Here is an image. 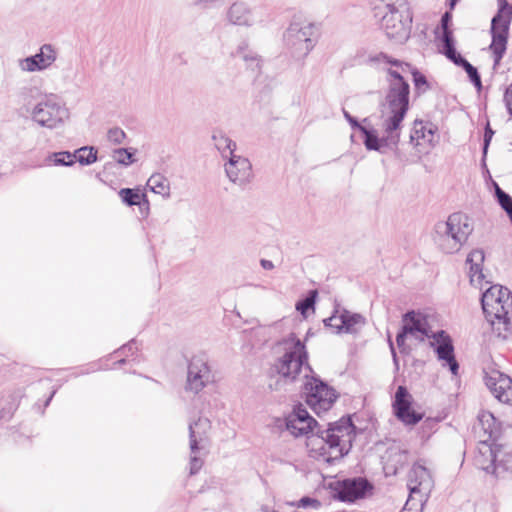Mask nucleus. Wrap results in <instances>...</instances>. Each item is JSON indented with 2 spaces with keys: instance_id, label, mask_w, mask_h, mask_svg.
I'll use <instances>...</instances> for the list:
<instances>
[{
  "instance_id": "nucleus-4",
  "label": "nucleus",
  "mask_w": 512,
  "mask_h": 512,
  "mask_svg": "<svg viewBox=\"0 0 512 512\" xmlns=\"http://www.w3.org/2000/svg\"><path fill=\"white\" fill-rule=\"evenodd\" d=\"M403 327L409 337L422 343L429 340L440 360L448 363V335L444 330L435 331L430 323V316L421 312L409 311L403 316Z\"/></svg>"
},
{
  "instance_id": "nucleus-17",
  "label": "nucleus",
  "mask_w": 512,
  "mask_h": 512,
  "mask_svg": "<svg viewBox=\"0 0 512 512\" xmlns=\"http://www.w3.org/2000/svg\"><path fill=\"white\" fill-rule=\"evenodd\" d=\"M437 142L435 129L431 124L415 121L410 134V143L419 155L428 154Z\"/></svg>"
},
{
  "instance_id": "nucleus-45",
  "label": "nucleus",
  "mask_w": 512,
  "mask_h": 512,
  "mask_svg": "<svg viewBox=\"0 0 512 512\" xmlns=\"http://www.w3.org/2000/svg\"><path fill=\"white\" fill-rule=\"evenodd\" d=\"M413 80L417 89L425 88L427 85L425 76L419 72L413 73Z\"/></svg>"
},
{
  "instance_id": "nucleus-24",
  "label": "nucleus",
  "mask_w": 512,
  "mask_h": 512,
  "mask_svg": "<svg viewBox=\"0 0 512 512\" xmlns=\"http://www.w3.org/2000/svg\"><path fill=\"white\" fill-rule=\"evenodd\" d=\"M484 252L482 250H473L466 259V264L469 266L470 283L482 289V282L484 274L482 264L484 261Z\"/></svg>"
},
{
  "instance_id": "nucleus-48",
  "label": "nucleus",
  "mask_w": 512,
  "mask_h": 512,
  "mask_svg": "<svg viewBox=\"0 0 512 512\" xmlns=\"http://www.w3.org/2000/svg\"><path fill=\"white\" fill-rule=\"evenodd\" d=\"M459 0H450V12L455 8Z\"/></svg>"
},
{
  "instance_id": "nucleus-28",
  "label": "nucleus",
  "mask_w": 512,
  "mask_h": 512,
  "mask_svg": "<svg viewBox=\"0 0 512 512\" xmlns=\"http://www.w3.org/2000/svg\"><path fill=\"white\" fill-rule=\"evenodd\" d=\"M147 186L155 194H159L164 198L170 197L169 181L164 175L160 173L151 175L147 181Z\"/></svg>"
},
{
  "instance_id": "nucleus-8",
  "label": "nucleus",
  "mask_w": 512,
  "mask_h": 512,
  "mask_svg": "<svg viewBox=\"0 0 512 512\" xmlns=\"http://www.w3.org/2000/svg\"><path fill=\"white\" fill-rule=\"evenodd\" d=\"M375 18L379 21L380 28L390 40L403 44L409 39L412 28L410 8L400 9L399 11L383 14Z\"/></svg>"
},
{
  "instance_id": "nucleus-49",
  "label": "nucleus",
  "mask_w": 512,
  "mask_h": 512,
  "mask_svg": "<svg viewBox=\"0 0 512 512\" xmlns=\"http://www.w3.org/2000/svg\"><path fill=\"white\" fill-rule=\"evenodd\" d=\"M132 345H133V344H129V345H127V346H124V347L122 348V350H125L126 348H128L129 350H131V349H132Z\"/></svg>"
},
{
  "instance_id": "nucleus-42",
  "label": "nucleus",
  "mask_w": 512,
  "mask_h": 512,
  "mask_svg": "<svg viewBox=\"0 0 512 512\" xmlns=\"http://www.w3.org/2000/svg\"><path fill=\"white\" fill-rule=\"evenodd\" d=\"M243 60L247 63V66L252 70L260 67V60L254 54H244Z\"/></svg>"
},
{
  "instance_id": "nucleus-31",
  "label": "nucleus",
  "mask_w": 512,
  "mask_h": 512,
  "mask_svg": "<svg viewBox=\"0 0 512 512\" xmlns=\"http://www.w3.org/2000/svg\"><path fill=\"white\" fill-rule=\"evenodd\" d=\"M74 161H78L82 165H90L97 160V151L93 147H82L74 153Z\"/></svg>"
},
{
  "instance_id": "nucleus-35",
  "label": "nucleus",
  "mask_w": 512,
  "mask_h": 512,
  "mask_svg": "<svg viewBox=\"0 0 512 512\" xmlns=\"http://www.w3.org/2000/svg\"><path fill=\"white\" fill-rule=\"evenodd\" d=\"M448 236V221H440L435 226V241L444 244Z\"/></svg>"
},
{
  "instance_id": "nucleus-27",
  "label": "nucleus",
  "mask_w": 512,
  "mask_h": 512,
  "mask_svg": "<svg viewBox=\"0 0 512 512\" xmlns=\"http://www.w3.org/2000/svg\"><path fill=\"white\" fill-rule=\"evenodd\" d=\"M213 141L216 149L220 152L223 159H229L235 153L236 143L222 132L213 135Z\"/></svg>"
},
{
  "instance_id": "nucleus-23",
  "label": "nucleus",
  "mask_w": 512,
  "mask_h": 512,
  "mask_svg": "<svg viewBox=\"0 0 512 512\" xmlns=\"http://www.w3.org/2000/svg\"><path fill=\"white\" fill-rule=\"evenodd\" d=\"M498 298L495 299V304L491 311H483L485 317L488 321L491 322L492 326H495L496 323L503 324L504 330L509 329L510 319L508 317L509 313L512 311V308L504 307V302H506V297L503 295H498Z\"/></svg>"
},
{
  "instance_id": "nucleus-7",
  "label": "nucleus",
  "mask_w": 512,
  "mask_h": 512,
  "mask_svg": "<svg viewBox=\"0 0 512 512\" xmlns=\"http://www.w3.org/2000/svg\"><path fill=\"white\" fill-rule=\"evenodd\" d=\"M502 453V445L479 440L473 455V464L476 468L500 477L508 470Z\"/></svg>"
},
{
  "instance_id": "nucleus-26",
  "label": "nucleus",
  "mask_w": 512,
  "mask_h": 512,
  "mask_svg": "<svg viewBox=\"0 0 512 512\" xmlns=\"http://www.w3.org/2000/svg\"><path fill=\"white\" fill-rule=\"evenodd\" d=\"M409 8L407 0H374V17Z\"/></svg>"
},
{
  "instance_id": "nucleus-43",
  "label": "nucleus",
  "mask_w": 512,
  "mask_h": 512,
  "mask_svg": "<svg viewBox=\"0 0 512 512\" xmlns=\"http://www.w3.org/2000/svg\"><path fill=\"white\" fill-rule=\"evenodd\" d=\"M406 337H409V333L406 332V329L402 326L401 331L396 336L397 346L399 347V349L402 352L406 351V346H405V339H406Z\"/></svg>"
},
{
  "instance_id": "nucleus-18",
  "label": "nucleus",
  "mask_w": 512,
  "mask_h": 512,
  "mask_svg": "<svg viewBox=\"0 0 512 512\" xmlns=\"http://www.w3.org/2000/svg\"><path fill=\"white\" fill-rule=\"evenodd\" d=\"M474 430L478 433L479 437H482L481 440H488V442L493 443H496L500 433L499 423L489 411H481L478 414Z\"/></svg>"
},
{
  "instance_id": "nucleus-38",
  "label": "nucleus",
  "mask_w": 512,
  "mask_h": 512,
  "mask_svg": "<svg viewBox=\"0 0 512 512\" xmlns=\"http://www.w3.org/2000/svg\"><path fill=\"white\" fill-rule=\"evenodd\" d=\"M290 505L302 507V508L312 507L314 509H318V508H320L321 503L319 500H317L315 498L303 497L295 503L294 502L290 503Z\"/></svg>"
},
{
  "instance_id": "nucleus-25",
  "label": "nucleus",
  "mask_w": 512,
  "mask_h": 512,
  "mask_svg": "<svg viewBox=\"0 0 512 512\" xmlns=\"http://www.w3.org/2000/svg\"><path fill=\"white\" fill-rule=\"evenodd\" d=\"M498 295H504L506 297V302H504V307L512 308V293L511 291L503 287L501 285H493L490 286L486 291L483 292L481 296V305L483 311H491L493 305L495 304V299L498 298Z\"/></svg>"
},
{
  "instance_id": "nucleus-21",
  "label": "nucleus",
  "mask_w": 512,
  "mask_h": 512,
  "mask_svg": "<svg viewBox=\"0 0 512 512\" xmlns=\"http://www.w3.org/2000/svg\"><path fill=\"white\" fill-rule=\"evenodd\" d=\"M426 38L448 58V10L442 14L440 23L433 25L429 34L426 33Z\"/></svg>"
},
{
  "instance_id": "nucleus-36",
  "label": "nucleus",
  "mask_w": 512,
  "mask_h": 512,
  "mask_svg": "<svg viewBox=\"0 0 512 512\" xmlns=\"http://www.w3.org/2000/svg\"><path fill=\"white\" fill-rule=\"evenodd\" d=\"M495 132L491 128L489 121L486 122V125L484 127V135H483V145H482V154L483 158L486 157L489 145L491 143V140L494 136Z\"/></svg>"
},
{
  "instance_id": "nucleus-22",
  "label": "nucleus",
  "mask_w": 512,
  "mask_h": 512,
  "mask_svg": "<svg viewBox=\"0 0 512 512\" xmlns=\"http://www.w3.org/2000/svg\"><path fill=\"white\" fill-rule=\"evenodd\" d=\"M450 62H453L456 66L461 67L467 74L469 81L477 89L481 91L482 80L478 69L473 66L464 56H462L456 49L454 40L450 35Z\"/></svg>"
},
{
  "instance_id": "nucleus-9",
  "label": "nucleus",
  "mask_w": 512,
  "mask_h": 512,
  "mask_svg": "<svg viewBox=\"0 0 512 512\" xmlns=\"http://www.w3.org/2000/svg\"><path fill=\"white\" fill-rule=\"evenodd\" d=\"M316 28L312 23L293 22L284 34L286 45L299 58L307 56L315 45Z\"/></svg>"
},
{
  "instance_id": "nucleus-20",
  "label": "nucleus",
  "mask_w": 512,
  "mask_h": 512,
  "mask_svg": "<svg viewBox=\"0 0 512 512\" xmlns=\"http://www.w3.org/2000/svg\"><path fill=\"white\" fill-rule=\"evenodd\" d=\"M369 489H371V485L366 479H346L341 484L338 496L341 501L354 502L355 500L364 497Z\"/></svg>"
},
{
  "instance_id": "nucleus-6",
  "label": "nucleus",
  "mask_w": 512,
  "mask_h": 512,
  "mask_svg": "<svg viewBox=\"0 0 512 512\" xmlns=\"http://www.w3.org/2000/svg\"><path fill=\"white\" fill-rule=\"evenodd\" d=\"M190 474L199 472L208 453L211 422L208 418L199 416L189 423Z\"/></svg>"
},
{
  "instance_id": "nucleus-40",
  "label": "nucleus",
  "mask_w": 512,
  "mask_h": 512,
  "mask_svg": "<svg viewBox=\"0 0 512 512\" xmlns=\"http://www.w3.org/2000/svg\"><path fill=\"white\" fill-rule=\"evenodd\" d=\"M224 0H193L192 5L200 9H207L215 6H220Z\"/></svg>"
},
{
  "instance_id": "nucleus-37",
  "label": "nucleus",
  "mask_w": 512,
  "mask_h": 512,
  "mask_svg": "<svg viewBox=\"0 0 512 512\" xmlns=\"http://www.w3.org/2000/svg\"><path fill=\"white\" fill-rule=\"evenodd\" d=\"M107 137L110 142L114 144H121L124 142L126 134L122 129L115 127L108 131Z\"/></svg>"
},
{
  "instance_id": "nucleus-41",
  "label": "nucleus",
  "mask_w": 512,
  "mask_h": 512,
  "mask_svg": "<svg viewBox=\"0 0 512 512\" xmlns=\"http://www.w3.org/2000/svg\"><path fill=\"white\" fill-rule=\"evenodd\" d=\"M459 370V363L456 360L454 355V347L452 345V341L450 340V373L453 376H457Z\"/></svg>"
},
{
  "instance_id": "nucleus-29",
  "label": "nucleus",
  "mask_w": 512,
  "mask_h": 512,
  "mask_svg": "<svg viewBox=\"0 0 512 512\" xmlns=\"http://www.w3.org/2000/svg\"><path fill=\"white\" fill-rule=\"evenodd\" d=\"M74 163V155L68 151L51 153L45 158V165L48 166H72Z\"/></svg>"
},
{
  "instance_id": "nucleus-13",
  "label": "nucleus",
  "mask_w": 512,
  "mask_h": 512,
  "mask_svg": "<svg viewBox=\"0 0 512 512\" xmlns=\"http://www.w3.org/2000/svg\"><path fill=\"white\" fill-rule=\"evenodd\" d=\"M324 324L337 334H355L365 326L366 320L361 314L337 308L329 318L324 320Z\"/></svg>"
},
{
  "instance_id": "nucleus-16",
  "label": "nucleus",
  "mask_w": 512,
  "mask_h": 512,
  "mask_svg": "<svg viewBox=\"0 0 512 512\" xmlns=\"http://www.w3.org/2000/svg\"><path fill=\"white\" fill-rule=\"evenodd\" d=\"M393 408L397 418L405 425H415L423 418L421 413L412 409V396L404 386L397 388Z\"/></svg>"
},
{
  "instance_id": "nucleus-34",
  "label": "nucleus",
  "mask_w": 512,
  "mask_h": 512,
  "mask_svg": "<svg viewBox=\"0 0 512 512\" xmlns=\"http://www.w3.org/2000/svg\"><path fill=\"white\" fill-rule=\"evenodd\" d=\"M316 295H317V291L313 290L310 292L309 296H307L305 299L299 301L296 304L297 311H299L303 316H305L307 311L313 308Z\"/></svg>"
},
{
  "instance_id": "nucleus-39",
  "label": "nucleus",
  "mask_w": 512,
  "mask_h": 512,
  "mask_svg": "<svg viewBox=\"0 0 512 512\" xmlns=\"http://www.w3.org/2000/svg\"><path fill=\"white\" fill-rule=\"evenodd\" d=\"M39 65L36 62V59L34 56L27 57L20 61V67L23 71L33 72L36 70H41Z\"/></svg>"
},
{
  "instance_id": "nucleus-10",
  "label": "nucleus",
  "mask_w": 512,
  "mask_h": 512,
  "mask_svg": "<svg viewBox=\"0 0 512 512\" xmlns=\"http://www.w3.org/2000/svg\"><path fill=\"white\" fill-rule=\"evenodd\" d=\"M68 117V109L53 95L39 102L32 111V119L39 125L50 129L58 127Z\"/></svg>"
},
{
  "instance_id": "nucleus-46",
  "label": "nucleus",
  "mask_w": 512,
  "mask_h": 512,
  "mask_svg": "<svg viewBox=\"0 0 512 512\" xmlns=\"http://www.w3.org/2000/svg\"><path fill=\"white\" fill-rule=\"evenodd\" d=\"M388 342H389V347H390V350H391V354L393 356V362H394V364L396 366V369H398V359H397V356H396V351H395L393 342L391 341L390 338L388 339Z\"/></svg>"
},
{
  "instance_id": "nucleus-33",
  "label": "nucleus",
  "mask_w": 512,
  "mask_h": 512,
  "mask_svg": "<svg viewBox=\"0 0 512 512\" xmlns=\"http://www.w3.org/2000/svg\"><path fill=\"white\" fill-rule=\"evenodd\" d=\"M135 149L119 148L115 149L112 154V158L119 164L129 166L136 161Z\"/></svg>"
},
{
  "instance_id": "nucleus-19",
  "label": "nucleus",
  "mask_w": 512,
  "mask_h": 512,
  "mask_svg": "<svg viewBox=\"0 0 512 512\" xmlns=\"http://www.w3.org/2000/svg\"><path fill=\"white\" fill-rule=\"evenodd\" d=\"M473 231L470 218L463 213H453L450 215V237L458 245L456 250L465 243Z\"/></svg>"
},
{
  "instance_id": "nucleus-12",
  "label": "nucleus",
  "mask_w": 512,
  "mask_h": 512,
  "mask_svg": "<svg viewBox=\"0 0 512 512\" xmlns=\"http://www.w3.org/2000/svg\"><path fill=\"white\" fill-rule=\"evenodd\" d=\"M213 381L211 368L202 356H194L188 364L185 389L199 393Z\"/></svg>"
},
{
  "instance_id": "nucleus-11",
  "label": "nucleus",
  "mask_w": 512,
  "mask_h": 512,
  "mask_svg": "<svg viewBox=\"0 0 512 512\" xmlns=\"http://www.w3.org/2000/svg\"><path fill=\"white\" fill-rule=\"evenodd\" d=\"M226 20L232 25L252 27L264 21L263 11L245 1H235L226 11Z\"/></svg>"
},
{
  "instance_id": "nucleus-14",
  "label": "nucleus",
  "mask_w": 512,
  "mask_h": 512,
  "mask_svg": "<svg viewBox=\"0 0 512 512\" xmlns=\"http://www.w3.org/2000/svg\"><path fill=\"white\" fill-rule=\"evenodd\" d=\"M484 382L494 397L512 405V379L496 369L484 370Z\"/></svg>"
},
{
  "instance_id": "nucleus-44",
  "label": "nucleus",
  "mask_w": 512,
  "mask_h": 512,
  "mask_svg": "<svg viewBox=\"0 0 512 512\" xmlns=\"http://www.w3.org/2000/svg\"><path fill=\"white\" fill-rule=\"evenodd\" d=\"M504 102L508 113L512 116V83L505 89Z\"/></svg>"
},
{
  "instance_id": "nucleus-30",
  "label": "nucleus",
  "mask_w": 512,
  "mask_h": 512,
  "mask_svg": "<svg viewBox=\"0 0 512 512\" xmlns=\"http://www.w3.org/2000/svg\"><path fill=\"white\" fill-rule=\"evenodd\" d=\"M38 67L43 70L49 67L56 60V53L51 45H43L39 53L34 55Z\"/></svg>"
},
{
  "instance_id": "nucleus-3",
  "label": "nucleus",
  "mask_w": 512,
  "mask_h": 512,
  "mask_svg": "<svg viewBox=\"0 0 512 512\" xmlns=\"http://www.w3.org/2000/svg\"><path fill=\"white\" fill-rule=\"evenodd\" d=\"M316 420L306 409L296 407L286 418V428L294 436H307V446L319 460L332 463L348 454L354 438V425L349 418L329 424L328 429L313 433Z\"/></svg>"
},
{
  "instance_id": "nucleus-2",
  "label": "nucleus",
  "mask_w": 512,
  "mask_h": 512,
  "mask_svg": "<svg viewBox=\"0 0 512 512\" xmlns=\"http://www.w3.org/2000/svg\"><path fill=\"white\" fill-rule=\"evenodd\" d=\"M279 347L283 352L275 364L279 376L285 383H292L303 373L306 403L317 415L328 411L337 399V394L320 379L309 376L312 370L307 362L305 344L295 334H290L279 342Z\"/></svg>"
},
{
  "instance_id": "nucleus-15",
  "label": "nucleus",
  "mask_w": 512,
  "mask_h": 512,
  "mask_svg": "<svg viewBox=\"0 0 512 512\" xmlns=\"http://www.w3.org/2000/svg\"><path fill=\"white\" fill-rule=\"evenodd\" d=\"M224 168L229 180L238 186H245L253 179L252 165L241 155H232L227 159Z\"/></svg>"
},
{
  "instance_id": "nucleus-5",
  "label": "nucleus",
  "mask_w": 512,
  "mask_h": 512,
  "mask_svg": "<svg viewBox=\"0 0 512 512\" xmlns=\"http://www.w3.org/2000/svg\"><path fill=\"white\" fill-rule=\"evenodd\" d=\"M497 2L498 10L491 20V44L489 46L494 66L499 65L506 52L512 22V4H509L507 0H497Z\"/></svg>"
},
{
  "instance_id": "nucleus-47",
  "label": "nucleus",
  "mask_w": 512,
  "mask_h": 512,
  "mask_svg": "<svg viewBox=\"0 0 512 512\" xmlns=\"http://www.w3.org/2000/svg\"><path fill=\"white\" fill-rule=\"evenodd\" d=\"M260 263H261V266H262L264 269H266V270H271V269H273V268H274V264H273V262H272V261H270V260L262 259Z\"/></svg>"
},
{
  "instance_id": "nucleus-1",
  "label": "nucleus",
  "mask_w": 512,
  "mask_h": 512,
  "mask_svg": "<svg viewBox=\"0 0 512 512\" xmlns=\"http://www.w3.org/2000/svg\"><path fill=\"white\" fill-rule=\"evenodd\" d=\"M369 61L374 63L380 70L387 72L389 89L381 105L379 126L382 136L379 137L374 129H367L347 111H343L345 119L352 128L358 129L364 135V145L367 150L378 151L382 154L397 148L404 118L409 110L410 88L404 80L403 73L409 68L398 60L390 58L384 53L370 56Z\"/></svg>"
},
{
  "instance_id": "nucleus-32",
  "label": "nucleus",
  "mask_w": 512,
  "mask_h": 512,
  "mask_svg": "<svg viewBox=\"0 0 512 512\" xmlns=\"http://www.w3.org/2000/svg\"><path fill=\"white\" fill-rule=\"evenodd\" d=\"M118 194L122 202L128 206L140 205L141 200L145 198V194L130 188H123Z\"/></svg>"
}]
</instances>
